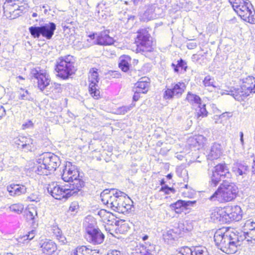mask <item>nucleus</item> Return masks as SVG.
<instances>
[{"label":"nucleus","mask_w":255,"mask_h":255,"mask_svg":"<svg viewBox=\"0 0 255 255\" xmlns=\"http://www.w3.org/2000/svg\"><path fill=\"white\" fill-rule=\"evenodd\" d=\"M238 192V188L234 183L229 180H224L209 199L213 201L230 202L236 197Z\"/></svg>","instance_id":"obj_1"},{"label":"nucleus","mask_w":255,"mask_h":255,"mask_svg":"<svg viewBox=\"0 0 255 255\" xmlns=\"http://www.w3.org/2000/svg\"><path fill=\"white\" fill-rule=\"evenodd\" d=\"M75 60L73 56H61L56 61L55 70L57 75L63 79H67L75 73L76 68Z\"/></svg>","instance_id":"obj_2"},{"label":"nucleus","mask_w":255,"mask_h":255,"mask_svg":"<svg viewBox=\"0 0 255 255\" xmlns=\"http://www.w3.org/2000/svg\"><path fill=\"white\" fill-rule=\"evenodd\" d=\"M27 7L24 0H6L3 5V13L7 18L13 19L23 13Z\"/></svg>","instance_id":"obj_3"},{"label":"nucleus","mask_w":255,"mask_h":255,"mask_svg":"<svg viewBox=\"0 0 255 255\" xmlns=\"http://www.w3.org/2000/svg\"><path fill=\"white\" fill-rule=\"evenodd\" d=\"M62 178L65 182H72L70 186L73 189L80 191L84 186V182L79 178V172L77 168L75 165H72L69 162L66 163L65 168L63 170Z\"/></svg>","instance_id":"obj_4"},{"label":"nucleus","mask_w":255,"mask_h":255,"mask_svg":"<svg viewBox=\"0 0 255 255\" xmlns=\"http://www.w3.org/2000/svg\"><path fill=\"white\" fill-rule=\"evenodd\" d=\"M86 229L85 239L94 245L101 244L104 240L105 236L96 226L93 218H86L85 223Z\"/></svg>","instance_id":"obj_5"},{"label":"nucleus","mask_w":255,"mask_h":255,"mask_svg":"<svg viewBox=\"0 0 255 255\" xmlns=\"http://www.w3.org/2000/svg\"><path fill=\"white\" fill-rule=\"evenodd\" d=\"M208 174L210 178L209 185L212 187L217 186L221 180L223 182L224 180H228L226 179H230L232 176L226 164L217 165L212 170L211 173L209 172Z\"/></svg>","instance_id":"obj_6"},{"label":"nucleus","mask_w":255,"mask_h":255,"mask_svg":"<svg viewBox=\"0 0 255 255\" xmlns=\"http://www.w3.org/2000/svg\"><path fill=\"white\" fill-rule=\"evenodd\" d=\"M56 25L52 22H48L39 26L33 25L28 28L31 36L34 38L39 39L40 36L50 40L54 35Z\"/></svg>","instance_id":"obj_7"},{"label":"nucleus","mask_w":255,"mask_h":255,"mask_svg":"<svg viewBox=\"0 0 255 255\" xmlns=\"http://www.w3.org/2000/svg\"><path fill=\"white\" fill-rule=\"evenodd\" d=\"M124 192L116 190L114 189H106L104 190L100 195L101 201L104 204L107 206L114 211L117 207L121 198L124 195Z\"/></svg>","instance_id":"obj_8"},{"label":"nucleus","mask_w":255,"mask_h":255,"mask_svg":"<svg viewBox=\"0 0 255 255\" xmlns=\"http://www.w3.org/2000/svg\"><path fill=\"white\" fill-rule=\"evenodd\" d=\"M124 192L116 190L114 189H106L104 190L100 195L101 201L104 204L107 206L114 211L117 207L121 198L124 195Z\"/></svg>","instance_id":"obj_9"},{"label":"nucleus","mask_w":255,"mask_h":255,"mask_svg":"<svg viewBox=\"0 0 255 255\" xmlns=\"http://www.w3.org/2000/svg\"><path fill=\"white\" fill-rule=\"evenodd\" d=\"M68 185L61 186L57 183H52L48 185L47 187L48 192L55 199L61 200L63 198L67 199L71 196H73L78 193V190L71 188Z\"/></svg>","instance_id":"obj_10"},{"label":"nucleus","mask_w":255,"mask_h":255,"mask_svg":"<svg viewBox=\"0 0 255 255\" xmlns=\"http://www.w3.org/2000/svg\"><path fill=\"white\" fill-rule=\"evenodd\" d=\"M255 93V77L249 76L244 79L243 84L236 91H231L232 95L237 100H244L251 93Z\"/></svg>","instance_id":"obj_11"},{"label":"nucleus","mask_w":255,"mask_h":255,"mask_svg":"<svg viewBox=\"0 0 255 255\" xmlns=\"http://www.w3.org/2000/svg\"><path fill=\"white\" fill-rule=\"evenodd\" d=\"M135 43L137 49L140 51H150L152 49V41L150 34L146 29H140L137 32Z\"/></svg>","instance_id":"obj_12"},{"label":"nucleus","mask_w":255,"mask_h":255,"mask_svg":"<svg viewBox=\"0 0 255 255\" xmlns=\"http://www.w3.org/2000/svg\"><path fill=\"white\" fill-rule=\"evenodd\" d=\"M32 77L37 80L38 89L43 91L50 84V78L47 71L38 67L31 70Z\"/></svg>","instance_id":"obj_13"},{"label":"nucleus","mask_w":255,"mask_h":255,"mask_svg":"<svg viewBox=\"0 0 255 255\" xmlns=\"http://www.w3.org/2000/svg\"><path fill=\"white\" fill-rule=\"evenodd\" d=\"M186 89L184 83L179 82L172 83L170 86H166L163 93V98L165 100H172L180 98Z\"/></svg>","instance_id":"obj_14"},{"label":"nucleus","mask_w":255,"mask_h":255,"mask_svg":"<svg viewBox=\"0 0 255 255\" xmlns=\"http://www.w3.org/2000/svg\"><path fill=\"white\" fill-rule=\"evenodd\" d=\"M235 11L245 21L252 24L255 23V11L249 0Z\"/></svg>","instance_id":"obj_15"},{"label":"nucleus","mask_w":255,"mask_h":255,"mask_svg":"<svg viewBox=\"0 0 255 255\" xmlns=\"http://www.w3.org/2000/svg\"><path fill=\"white\" fill-rule=\"evenodd\" d=\"M89 37L90 39H88L87 41H92L91 44L110 45L114 44L115 42L113 38L109 36V30H108L89 35Z\"/></svg>","instance_id":"obj_16"},{"label":"nucleus","mask_w":255,"mask_h":255,"mask_svg":"<svg viewBox=\"0 0 255 255\" xmlns=\"http://www.w3.org/2000/svg\"><path fill=\"white\" fill-rule=\"evenodd\" d=\"M98 69L96 68H92L90 70L89 73V81L90 82L89 90L91 95L95 99H98L100 98V91L97 84L99 81V74Z\"/></svg>","instance_id":"obj_17"},{"label":"nucleus","mask_w":255,"mask_h":255,"mask_svg":"<svg viewBox=\"0 0 255 255\" xmlns=\"http://www.w3.org/2000/svg\"><path fill=\"white\" fill-rule=\"evenodd\" d=\"M39 160L45 163L50 172L54 171L60 164L59 157L51 152H44L39 155Z\"/></svg>","instance_id":"obj_18"},{"label":"nucleus","mask_w":255,"mask_h":255,"mask_svg":"<svg viewBox=\"0 0 255 255\" xmlns=\"http://www.w3.org/2000/svg\"><path fill=\"white\" fill-rule=\"evenodd\" d=\"M14 143L18 149L25 152L32 151L35 148L33 140L29 136H19L14 139Z\"/></svg>","instance_id":"obj_19"},{"label":"nucleus","mask_w":255,"mask_h":255,"mask_svg":"<svg viewBox=\"0 0 255 255\" xmlns=\"http://www.w3.org/2000/svg\"><path fill=\"white\" fill-rule=\"evenodd\" d=\"M226 223L239 221L242 218V211L239 206H228L225 208Z\"/></svg>","instance_id":"obj_20"},{"label":"nucleus","mask_w":255,"mask_h":255,"mask_svg":"<svg viewBox=\"0 0 255 255\" xmlns=\"http://www.w3.org/2000/svg\"><path fill=\"white\" fill-rule=\"evenodd\" d=\"M230 238H232L231 234H229V232L223 233L221 230L217 231L214 237L216 245L222 251L228 250L226 248V245Z\"/></svg>","instance_id":"obj_21"},{"label":"nucleus","mask_w":255,"mask_h":255,"mask_svg":"<svg viewBox=\"0 0 255 255\" xmlns=\"http://www.w3.org/2000/svg\"><path fill=\"white\" fill-rule=\"evenodd\" d=\"M207 249L203 246H195L189 248L184 247L179 249L176 255H208Z\"/></svg>","instance_id":"obj_22"},{"label":"nucleus","mask_w":255,"mask_h":255,"mask_svg":"<svg viewBox=\"0 0 255 255\" xmlns=\"http://www.w3.org/2000/svg\"><path fill=\"white\" fill-rule=\"evenodd\" d=\"M232 238H230L229 242L226 245L227 251L223 250V252L227 254H233L237 251V247L240 246L239 238L238 235L234 233H231Z\"/></svg>","instance_id":"obj_23"},{"label":"nucleus","mask_w":255,"mask_h":255,"mask_svg":"<svg viewBox=\"0 0 255 255\" xmlns=\"http://www.w3.org/2000/svg\"><path fill=\"white\" fill-rule=\"evenodd\" d=\"M160 8L156 4L148 5L143 14L142 19L145 20H149L157 17L160 14Z\"/></svg>","instance_id":"obj_24"},{"label":"nucleus","mask_w":255,"mask_h":255,"mask_svg":"<svg viewBox=\"0 0 255 255\" xmlns=\"http://www.w3.org/2000/svg\"><path fill=\"white\" fill-rule=\"evenodd\" d=\"M6 188L9 195L13 197L25 194L27 192V188L23 184H11Z\"/></svg>","instance_id":"obj_25"},{"label":"nucleus","mask_w":255,"mask_h":255,"mask_svg":"<svg viewBox=\"0 0 255 255\" xmlns=\"http://www.w3.org/2000/svg\"><path fill=\"white\" fill-rule=\"evenodd\" d=\"M39 245L42 252L47 255L54 254L57 249L56 244L51 240L41 241Z\"/></svg>","instance_id":"obj_26"},{"label":"nucleus","mask_w":255,"mask_h":255,"mask_svg":"<svg viewBox=\"0 0 255 255\" xmlns=\"http://www.w3.org/2000/svg\"><path fill=\"white\" fill-rule=\"evenodd\" d=\"M34 164V166L32 167V170L37 174L47 175L51 173L45 163H42L41 161L40 162L39 156L36 157L35 163Z\"/></svg>","instance_id":"obj_27"},{"label":"nucleus","mask_w":255,"mask_h":255,"mask_svg":"<svg viewBox=\"0 0 255 255\" xmlns=\"http://www.w3.org/2000/svg\"><path fill=\"white\" fill-rule=\"evenodd\" d=\"M196 201H183L179 200L177 201L176 203L171 205V207L175 211L179 213L182 212L184 210L188 209V207L190 206H193V205L195 203Z\"/></svg>","instance_id":"obj_28"},{"label":"nucleus","mask_w":255,"mask_h":255,"mask_svg":"<svg viewBox=\"0 0 255 255\" xmlns=\"http://www.w3.org/2000/svg\"><path fill=\"white\" fill-rule=\"evenodd\" d=\"M222 153L221 145L214 143L211 147L207 157L209 160H213L219 158Z\"/></svg>","instance_id":"obj_29"},{"label":"nucleus","mask_w":255,"mask_h":255,"mask_svg":"<svg viewBox=\"0 0 255 255\" xmlns=\"http://www.w3.org/2000/svg\"><path fill=\"white\" fill-rule=\"evenodd\" d=\"M145 245L141 246L136 252L132 253L131 255H156V251L153 245Z\"/></svg>","instance_id":"obj_30"},{"label":"nucleus","mask_w":255,"mask_h":255,"mask_svg":"<svg viewBox=\"0 0 255 255\" xmlns=\"http://www.w3.org/2000/svg\"><path fill=\"white\" fill-rule=\"evenodd\" d=\"M249 171V167L246 164L241 162H237L233 164L232 171L236 176H244L247 174Z\"/></svg>","instance_id":"obj_31"},{"label":"nucleus","mask_w":255,"mask_h":255,"mask_svg":"<svg viewBox=\"0 0 255 255\" xmlns=\"http://www.w3.org/2000/svg\"><path fill=\"white\" fill-rule=\"evenodd\" d=\"M211 218L214 222L225 223V211L224 209L217 208L211 214Z\"/></svg>","instance_id":"obj_32"},{"label":"nucleus","mask_w":255,"mask_h":255,"mask_svg":"<svg viewBox=\"0 0 255 255\" xmlns=\"http://www.w3.org/2000/svg\"><path fill=\"white\" fill-rule=\"evenodd\" d=\"M149 79L147 77H142L135 84V88L142 92V94L146 93L148 90Z\"/></svg>","instance_id":"obj_33"},{"label":"nucleus","mask_w":255,"mask_h":255,"mask_svg":"<svg viewBox=\"0 0 255 255\" xmlns=\"http://www.w3.org/2000/svg\"><path fill=\"white\" fill-rule=\"evenodd\" d=\"M131 58L128 55H123L120 57L119 66L124 72H127L130 66Z\"/></svg>","instance_id":"obj_34"},{"label":"nucleus","mask_w":255,"mask_h":255,"mask_svg":"<svg viewBox=\"0 0 255 255\" xmlns=\"http://www.w3.org/2000/svg\"><path fill=\"white\" fill-rule=\"evenodd\" d=\"M186 99L194 106H197L202 103L201 99L199 96L190 92L188 93Z\"/></svg>","instance_id":"obj_35"},{"label":"nucleus","mask_w":255,"mask_h":255,"mask_svg":"<svg viewBox=\"0 0 255 255\" xmlns=\"http://www.w3.org/2000/svg\"><path fill=\"white\" fill-rule=\"evenodd\" d=\"M197 106V107L196 108L195 115L197 117V118L199 119L200 117L203 118L207 117L208 115V112L206 109L205 104L201 103Z\"/></svg>","instance_id":"obj_36"},{"label":"nucleus","mask_w":255,"mask_h":255,"mask_svg":"<svg viewBox=\"0 0 255 255\" xmlns=\"http://www.w3.org/2000/svg\"><path fill=\"white\" fill-rule=\"evenodd\" d=\"M37 210L36 208H29L26 212V218L28 222H31L33 224L35 223V217L37 216Z\"/></svg>","instance_id":"obj_37"},{"label":"nucleus","mask_w":255,"mask_h":255,"mask_svg":"<svg viewBox=\"0 0 255 255\" xmlns=\"http://www.w3.org/2000/svg\"><path fill=\"white\" fill-rule=\"evenodd\" d=\"M36 234V231L35 230H32L31 231L29 232L27 234L22 236L21 238H19L18 239V243H23V244H27L28 241L32 240L35 235Z\"/></svg>","instance_id":"obj_38"},{"label":"nucleus","mask_w":255,"mask_h":255,"mask_svg":"<svg viewBox=\"0 0 255 255\" xmlns=\"http://www.w3.org/2000/svg\"><path fill=\"white\" fill-rule=\"evenodd\" d=\"M18 98L19 100H27L32 101L33 100L31 94L27 90L23 89H20L18 92Z\"/></svg>","instance_id":"obj_39"},{"label":"nucleus","mask_w":255,"mask_h":255,"mask_svg":"<svg viewBox=\"0 0 255 255\" xmlns=\"http://www.w3.org/2000/svg\"><path fill=\"white\" fill-rule=\"evenodd\" d=\"M89 253V248L82 246L78 247L74 249L71 253V255H88Z\"/></svg>","instance_id":"obj_40"},{"label":"nucleus","mask_w":255,"mask_h":255,"mask_svg":"<svg viewBox=\"0 0 255 255\" xmlns=\"http://www.w3.org/2000/svg\"><path fill=\"white\" fill-rule=\"evenodd\" d=\"M127 196V194L124 193V195H123L121 198V202H119L120 204H118V205L116 209H115V211L120 213L124 214V211H125V208H124V207L125 206V204H126V200H128V199L126 198Z\"/></svg>","instance_id":"obj_41"},{"label":"nucleus","mask_w":255,"mask_h":255,"mask_svg":"<svg viewBox=\"0 0 255 255\" xmlns=\"http://www.w3.org/2000/svg\"><path fill=\"white\" fill-rule=\"evenodd\" d=\"M9 209L10 211L20 214L24 209V205L21 203L14 204L9 206Z\"/></svg>","instance_id":"obj_42"},{"label":"nucleus","mask_w":255,"mask_h":255,"mask_svg":"<svg viewBox=\"0 0 255 255\" xmlns=\"http://www.w3.org/2000/svg\"><path fill=\"white\" fill-rule=\"evenodd\" d=\"M79 210V203L76 201L72 202L69 208L68 213H71V215L74 216Z\"/></svg>","instance_id":"obj_43"},{"label":"nucleus","mask_w":255,"mask_h":255,"mask_svg":"<svg viewBox=\"0 0 255 255\" xmlns=\"http://www.w3.org/2000/svg\"><path fill=\"white\" fill-rule=\"evenodd\" d=\"M203 83L205 87H212L214 88L216 87L214 85V79L210 75H208L205 77Z\"/></svg>","instance_id":"obj_44"},{"label":"nucleus","mask_w":255,"mask_h":255,"mask_svg":"<svg viewBox=\"0 0 255 255\" xmlns=\"http://www.w3.org/2000/svg\"><path fill=\"white\" fill-rule=\"evenodd\" d=\"M160 191L164 192L166 194H169L171 193H174L175 192V190L173 188L169 187L166 185L162 186Z\"/></svg>","instance_id":"obj_45"},{"label":"nucleus","mask_w":255,"mask_h":255,"mask_svg":"<svg viewBox=\"0 0 255 255\" xmlns=\"http://www.w3.org/2000/svg\"><path fill=\"white\" fill-rule=\"evenodd\" d=\"M174 235H173V232L171 230L168 231L163 235V239L165 241L174 240Z\"/></svg>","instance_id":"obj_46"},{"label":"nucleus","mask_w":255,"mask_h":255,"mask_svg":"<svg viewBox=\"0 0 255 255\" xmlns=\"http://www.w3.org/2000/svg\"><path fill=\"white\" fill-rule=\"evenodd\" d=\"M134 106V105L132 104L128 106H123L119 109L120 112L122 114H125L126 113L131 110Z\"/></svg>","instance_id":"obj_47"},{"label":"nucleus","mask_w":255,"mask_h":255,"mask_svg":"<svg viewBox=\"0 0 255 255\" xmlns=\"http://www.w3.org/2000/svg\"><path fill=\"white\" fill-rule=\"evenodd\" d=\"M56 237L57 240H58L59 242L61 243L62 244L64 245L67 243L66 237L62 234L59 230L57 232Z\"/></svg>","instance_id":"obj_48"},{"label":"nucleus","mask_w":255,"mask_h":255,"mask_svg":"<svg viewBox=\"0 0 255 255\" xmlns=\"http://www.w3.org/2000/svg\"><path fill=\"white\" fill-rule=\"evenodd\" d=\"M245 227L251 231L255 230V222L247 221L245 224Z\"/></svg>","instance_id":"obj_49"},{"label":"nucleus","mask_w":255,"mask_h":255,"mask_svg":"<svg viewBox=\"0 0 255 255\" xmlns=\"http://www.w3.org/2000/svg\"><path fill=\"white\" fill-rule=\"evenodd\" d=\"M242 1L243 0H229V2L232 5V7L234 10L237 8H239V7H240L239 5Z\"/></svg>","instance_id":"obj_50"},{"label":"nucleus","mask_w":255,"mask_h":255,"mask_svg":"<svg viewBox=\"0 0 255 255\" xmlns=\"http://www.w3.org/2000/svg\"><path fill=\"white\" fill-rule=\"evenodd\" d=\"M133 91L134 92V94L133 96V100L134 101H137L140 98V94L142 93V92L135 88L133 89Z\"/></svg>","instance_id":"obj_51"},{"label":"nucleus","mask_w":255,"mask_h":255,"mask_svg":"<svg viewBox=\"0 0 255 255\" xmlns=\"http://www.w3.org/2000/svg\"><path fill=\"white\" fill-rule=\"evenodd\" d=\"M177 65L179 67L181 68L182 69H184V70H186L187 68L186 63L182 59L178 61Z\"/></svg>","instance_id":"obj_52"},{"label":"nucleus","mask_w":255,"mask_h":255,"mask_svg":"<svg viewBox=\"0 0 255 255\" xmlns=\"http://www.w3.org/2000/svg\"><path fill=\"white\" fill-rule=\"evenodd\" d=\"M128 229V225L126 224L122 225L120 227L118 228V230L120 233H124L125 230L126 231Z\"/></svg>","instance_id":"obj_53"},{"label":"nucleus","mask_w":255,"mask_h":255,"mask_svg":"<svg viewBox=\"0 0 255 255\" xmlns=\"http://www.w3.org/2000/svg\"><path fill=\"white\" fill-rule=\"evenodd\" d=\"M108 255H122L121 252L116 250H111L108 253Z\"/></svg>","instance_id":"obj_54"},{"label":"nucleus","mask_w":255,"mask_h":255,"mask_svg":"<svg viewBox=\"0 0 255 255\" xmlns=\"http://www.w3.org/2000/svg\"><path fill=\"white\" fill-rule=\"evenodd\" d=\"M232 116H233L232 113H231V112H225V113H223L221 115V118L228 119V118H229L230 117H232Z\"/></svg>","instance_id":"obj_55"},{"label":"nucleus","mask_w":255,"mask_h":255,"mask_svg":"<svg viewBox=\"0 0 255 255\" xmlns=\"http://www.w3.org/2000/svg\"><path fill=\"white\" fill-rule=\"evenodd\" d=\"M6 115V111L2 106H0V119H2Z\"/></svg>","instance_id":"obj_56"},{"label":"nucleus","mask_w":255,"mask_h":255,"mask_svg":"<svg viewBox=\"0 0 255 255\" xmlns=\"http://www.w3.org/2000/svg\"><path fill=\"white\" fill-rule=\"evenodd\" d=\"M89 253L88 255H99V251L97 250H92L89 248Z\"/></svg>","instance_id":"obj_57"},{"label":"nucleus","mask_w":255,"mask_h":255,"mask_svg":"<svg viewBox=\"0 0 255 255\" xmlns=\"http://www.w3.org/2000/svg\"><path fill=\"white\" fill-rule=\"evenodd\" d=\"M32 122L31 121H29L25 123L22 125V127L23 129L30 128L32 126Z\"/></svg>","instance_id":"obj_58"},{"label":"nucleus","mask_w":255,"mask_h":255,"mask_svg":"<svg viewBox=\"0 0 255 255\" xmlns=\"http://www.w3.org/2000/svg\"><path fill=\"white\" fill-rule=\"evenodd\" d=\"M125 208V211H124V214L128 212L131 208V205L129 204L126 203L125 204V206L124 207Z\"/></svg>","instance_id":"obj_59"},{"label":"nucleus","mask_w":255,"mask_h":255,"mask_svg":"<svg viewBox=\"0 0 255 255\" xmlns=\"http://www.w3.org/2000/svg\"><path fill=\"white\" fill-rule=\"evenodd\" d=\"M187 46L189 49H193L196 47V44L195 43H189Z\"/></svg>","instance_id":"obj_60"},{"label":"nucleus","mask_w":255,"mask_h":255,"mask_svg":"<svg viewBox=\"0 0 255 255\" xmlns=\"http://www.w3.org/2000/svg\"><path fill=\"white\" fill-rule=\"evenodd\" d=\"M240 141L242 144V145H244V133L242 131H241L240 132Z\"/></svg>","instance_id":"obj_61"},{"label":"nucleus","mask_w":255,"mask_h":255,"mask_svg":"<svg viewBox=\"0 0 255 255\" xmlns=\"http://www.w3.org/2000/svg\"><path fill=\"white\" fill-rule=\"evenodd\" d=\"M172 66L174 68V70L175 72H179V67L177 65H176L175 64L172 63Z\"/></svg>","instance_id":"obj_62"},{"label":"nucleus","mask_w":255,"mask_h":255,"mask_svg":"<svg viewBox=\"0 0 255 255\" xmlns=\"http://www.w3.org/2000/svg\"><path fill=\"white\" fill-rule=\"evenodd\" d=\"M54 88L58 90L59 91L61 89V84L58 83H54Z\"/></svg>","instance_id":"obj_63"},{"label":"nucleus","mask_w":255,"mask_h":255,"mask_svg":"<svg viewBox=\"0 0 255 255\" xmlns=\"http://www.w3.org/2000/svg\"><path fill=\"white\" fill-rule=\"evenodd\" d=\"M253 172L255 174V158L254 159V164L252 166Z\"/></svg>","instance_id":"obj_64"}]
</instances>
